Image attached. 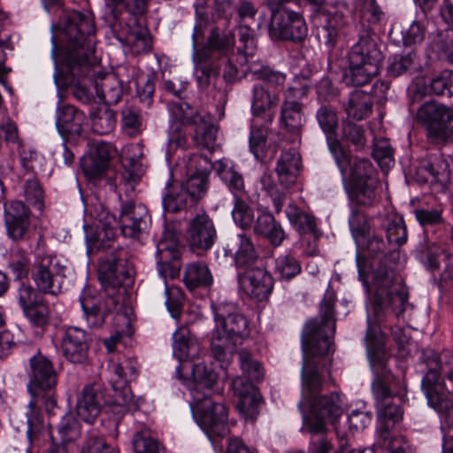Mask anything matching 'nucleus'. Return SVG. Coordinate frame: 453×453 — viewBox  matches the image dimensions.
<instances>
[{
  "instance_id": "aec40b11",
  "label": "nucleus",
  "mask_w": 453,
  "mask_h": 453,
  "mask_svg": "<svg viewBox=\"0 0 453 453\" xmlns=\"http://www.w3.org/2000/svg\"><path fill=\"white\" fill-rule=\"evenodd\" d=\"M188 165V178L180 184L188 195L191 204H196L206 194L208 190L209 168L210 165L206 157L199 154L191 156Z\"/></svg>"
},
{
  "instance_id": "412c9836",
  "label": "nucleus",
  "mask_w": 453,
  "mask_h": 453,
  "mask_svg": "<svg viewBox=\"0 0 453 453\" xmlns=\"http://www.w3.org/2000/svg\"><path fill=\"white\" fill-rule=\"evenodd\" d=\"M238 281L242 290L257 302L266 300L273 288V276L262 266L239 273Z\"/></svg>"
},
{
  "instance_id": "0eeeda50",
  "label": "nucleus",
  "mask_w": 453,
  "mask_h": 453,
  "mask_svg": "<svg viewBox=\"0 0 453 453\" xmlns=\"http://www.w3.org/2000/svg\"><path fill=\"white\" fill-rule=\"evenodd\" d=\"M335 331L334 298L326 296L321 302L319 317L304 325L302 332V349L315 355H326L332 348L331 336Z\"/></svg>"
},
{
  "instance_id": "f3484780",
  "label": "nucleus",
  "mask_w": 453,
  "mask_h": 453,
  "mask_svg": "<svg viewBox=\"0 0 453 453\" xmlns=\"http://www.w3.org/2000/svg\"><path fill=\"white\" fill-rule=\"evenodd\" d=\"M4 219L6 234L15 242L28 239L31 229V211L21 201L12 200L4 203Z\"/></svg>"
},
{
  "instance_id": "c9c22d12",
  "label": "nucleus",
  "mask_w": 453,
  "mask_h": 453,
  "mask_svg": "<svg viewBox=\"0 0 453 453\" xmlns=\"http://www.w3.org/2000/svg\"><path fill=\"white\" fill-rule=\"evenodd\" d=\"M253 232L256 235L266 239L273 247L281 245L287 236L280 223L268 212H264L257 218Z\"/></svg>"
},
{
  "instance_id": "603ef678",
  "label": "nucleus",
  "mask_w": 453,
  "mask_h": 453,
  "mask_svg": "<svg viewBox=\"0 0 453 453\" xmlns=\"http://www.w3.org/2000/svg\"><path fill=\"white\" fill-rule=\"evenodd\" d=\"M302 271L300 262L292 255H280L275 259L274 273L282 280H290Z\"/></svg>"
},
{
  "instance_id": "dca6fc26",
  "label": "nucleus",
  "mask_w": 453,
  "mask_h": 453,
  "mask_svg": "<svg viewBox=\"0 0 453 453\" xmlns=\"http://www.w3.org/2000/svg\"><path fill=\"white\" fill-rule=\"evenodd\" d=\"M329 150L340 169L342 179H349L353 183L358 180H376L372 177V165L367 159L353 157L343 150L339 141L329 140Z\"/></svg>"
},
{
  "instance_id": "09e8293b",
  "label": "nucleus",
  "mask_w": 453,
  "mask_h": 453,
  "mask_svg": "<svg viewBox=\"0 0 453 453\" xmlns=\"http://www.w3.org/2000/svg\"><path fill=\"white\" fill-rule=\"evenodd\" d=\"M383 226L389 243L402 246L407 242V230L401 216L396 214L387 215Z\"/></svg>"
},
{
  "instance_id": "bb28decb",
  "label": "nucleus",
  "mask_w": 453,
  "mask_h": 453,
  "mask_svg": "<svg viewBox=\"0 0 453 453\" xmlns=\"http://www.w3.org/2000/svg\"><path fill=\"white\" fill-rule=\"evenodd\" d=\"M91 339L87 332L78 326L65 330L61 349L65 357L73 364L82 365L88 361Z\"/></svg>"
},
{
  "instance_id": "338daca9",
  "label": "nucleus",
  "mask_w": 453,
  "mask_h": 453,
  "mask_svg": "<svg viewBox=\"0 0 453 453\" xmlns=\"http://www.w3.org/2000/svg\"><path fill=\"white\" fill-rule=\"evenodd\" d=\"M383 299L387 305H389L392 314L395 317L398 318L405 311L408 294L404 289L393 288L383 293Z\"/></svg>"
},
{
  "instance_id": "37998d69",
  "label": "nucleus",
  "mask_w": 453,
  "mask_h": 453,
  "mask_svg": "<svg viewBox=\"0 0 453 453\" xmlns=\"http://www.w3.org/2000/svg\"><path fill=\"white\" fill-rule=\"evenodd\" d=\"M132 444L135 453H161L164 450L162 443L153 436L151 430L144 426L135 429Z\"/></svg>"
},
{
  "instance_id": "a19ab883",
  "label": "nucleus",
  "mask_w": 453,
  "mask_h": 453,
  "mask_svg": "<svg viewBox=\"0 0 453 453\" xmlns=\"http://www.w3.org/2000/svg\"><path fill=\"white\" fill-rule=\"evenodd\" d=\"M218 127L211 122L210 115L203 117L194 126L193 141L196 147L214 151L217 143Z\"/></svg>"
},
{
  "instance_id": "a18cd8bd",
  "label": "nucleus",
  "mask_w": 453,
  "mask_h": 453,
  "mask_svg": "<svg viewBox=\"0 0 453 453\" xmlns=\"http://www.w3.org/2000/svg\"><path fill=\"white\" fill-rule=\"evenodd\" d=\"M139 365L135 358H127L123 362H111L108 370L110 372L109 380H115L122 385L128 384L136 379L138 375Z\"/></svg>"
},
{
  "instance_id": "c756f323",
  "label": "nucleus",
  "mask_w": 453,
  "mask_h": 453,
  "mask_svg": "<svg viewBox=\"0 0 453 453\" xmlns=\"http://www.w3.org/2000/svg\"><path fill=\"white\" fill-rule=\"evenodd\" d=\"M303 353L302 395L304 400L311 401L318 397L323 388V380L317 358L324 355H315L310 353L308 349L306 351L303 349Z\"/></svg>"
},
{
  "instance_id": "393cba45",
  "label": "nucleus",
  "mask_w": 453,
  "mask_h": 453,
  "mask_svg": "<svg viewBox=\"0 0 453 453\" xmlns=\"http://www.w3.org/2000/svg\"><path fill=\"white\" fill-rule=\"evenodd\" d=\"M349 13V5L341 1L326 4L319 12L317 17H323L326 21L321 36L327 46L334 47L335 45L340 29L346 24Z\"/></svg>"
},
{
  "instance_id": "f03ea898",
  "label": "nucleus",
  "mask_w": 453,
  "mask_h": 453,
  "mask_svg": "<svg viewBox=\"0 0 453 453\" xmlns=\"http://www.w3.org/2000/svg\"><path fill=\"white\" fill-rule=\"evenodd\" d=\"M212 308L215 327L211 338V352L223 367L232 358L236 345L250 337V322L234 303L223 302Z\"/></svg>"
},
{
  "instance_id": "7c9ffc66",
  "label": "nucleus",
  "mask_w": 453,
  "mask_h": 453,
  "mask_svg": "<svg viewBox=\"0 0 453 453\" xmlns=\"http://www.w3.org/2000/svg\"><path fill=\"white\" fill-rule=\"evenodd\" d=\"M84 114L71 104L57 108L56 127L65 140L79 137L82 133Z\"/></svg>"
},
{
  "instance_id": "e433bc0d",
  "label": "nucleus",
  "mask_w": 453,
  "mask_h": 453,
  "mask_svg": "<svg viewBox=\"0 0 453 453\" xmlns=\"http://www.w3.org/2000/svg\"><path fill=\"white\" fill-rule=\"evenodd\" d=\"M173 354L180 361L194 359L198 357L200 344L198 341L190 335L186 327H180L173 335Z\"/></svg>"
},
{
  "instance_id": "39448f33",
  "label": "nucleus",
  "mask_w": 453,
  "mask_h": 453,
  "mask_svg": "<svg viewBox=\"0 0 453 453\" xmlns=\"http://www.w3.org/2000/svg\"><path fill=\"white\" fill-rule=\"evenodd\" d=\"M382 54L369 29H364L349 54V67L343 75L348 86H365L379 74Z\"/></svg>"
},
{
  "instance_id": "2f4dec72",
  "label": "nucleus",
  "mask_w": 453,
  "mask_h": 453,
  "mask_svg": "<svg viewBox=\"0 0 453 453\" xmlns=\"http://www.w3.org/2000/svg\"><path fill=\"white\" fill-rule=\"evenodd\" d=\"M277 91L271 90L264 85L256 84L253 88L251 110L254 117L261 118L265 123H271L274 119V109L279 104Z\"/></svg>"
},
{
  "instance_id": "6e6d98bb",
  "label": "nucleus",
  "mask_w": 453,
  "mask_h": 453,
  "mask_svg": "<svg viewBox=\"0 0 453 453\" xmlns=\"http://www.w3.org/2000/svg\"><path fill=\"white\" fill-rule=\"evenodd\" d=\"M170 111L174 120L186 126H195L203 117L190 104L182 101L171 104Z\"/></svg>"
},
{
  "instance_id": "20e7f679",
  "label": "nucleus",
  "mask_w": 453,
  "mask_h": 453,
  "mask_svg": "<svg viewBox=\"0 0 453 453\" xmlns=\"http://www.w3.org/2000/svg\"><path fill=\"white\" fill-rule=\"evenodd\" d=\"M365 343L370 364L375 375L372 384L373 395L377 403L388 401L398 395L405 388V384L387 368V355L380 330L377 326L372 325L370 319H368Z\"/></svg>"
},
{
  "instance_id": "f8f14e48",
  "label": "nucleus",
  "mask_w": 453,
  "mask_h": 453,
  "mask_svg": "<svg viewBox=\"0 0 453 453\" xmlns=\"http://www.w3.org/2000/svg\"><path fill=\"white\" fill-rule=\"evenodd\" d=\"M90 214L95 219V223L85 226L88 254L111 249L115 239V216L103 205L95 207Z\"/></svg>"
},
{
  "instance_id": "a211bd4d",
  "label": "nucleus",
  "mask_w": 453,
  "mask_h": 453,
  "mask_svg": "<svg viewBox=\"0 0 453 453\" xmlns=\"http://www.w3.org/2000/svg\"><path fill=\"white\" fill-rule=\"evenodd\" d=\"M217 240V230L213 220L203 211L192 218L187 227V241L194 251H207Z\"/></svg>"
},
{
  "instance_id": "c85d7f7f",
  "label": "nucleus",
  "mask_w": 453,
  "mask_h": 453,
  "mask_svg": "<svg viewBox=\"0 0 453 453\" xmlns=\"http://www.w3.org/2000/svg\"><path fill=\"white\" fill-rule=\"evenodd\" d=\"M225 254L234 257L236 267L244 271L255 267L259 258L251 238L244 234H236L228 239Z\"/></svg>"
},
{
  "instance_id": "774afa93",
  "label": "nucleus",
  "mask_w": 453,
  "mask_h": 453,
  "mask_svg": "<svg viewBox=\"0 0 453 453\" xmlns=\"http://www.w3.org/2000/svg\"><path fill=\"white\" fill-rule=\"evenodd\" d=\"M58 432L61 442L73 441L80 436V424L72 413H66L58 426Z\"/></svg>"
},
{
  "instance_id": "79ce46f5",
  "label": "nucleus",
  "mask_w": 453,
  "mask_h": 453,
  "mask_svg": "<svg viewBox=\"0 0 453 453\" xmlns=\"http://www.w3.org/2000/svg\"><path fill=\"white\" fill-rule=\"evenodd\" d=\"M241 384H243V380L242 379H236L233 382L234 388L235 391L238 392L240 396L236 408L245 420L254 421L258 415V405L260 399L255 392L252 394L250 393V389L254 391V387L252 384H247L246 393L241 391L238 388Z\"/></svg>"
},
{
  "instance_id": "2eb2a0df",
  "label": "nucleus",
  "mask_w": 453,
  "mask_h": 453,
  "mask_svg": "<svg viewBox=\"0 0 453 453\" xmlns=\"http://www.w3.org/2000/svg\"><path fill=\"white\" fill-rule=\"evenodd\" d=\"M311 401V417L307 421L311 434L324 433L326 424L334 422L343 413L342 398L337 392L318 396Z\"/></svg>"
},
{
  "instance_id": "b1692460",
  "label": "nucleus",
  "mask_w": 453,
  "mask_h": 453,
  "mask_svg": "<svg viewBox=\"0 0 453 453\" xmlns=\"http://www.w3.org/2000/svg\"><path fill=\"white\" fill-rule=\"evenodd\" d=\"M436 375L430 372L424 381V393L429 406L442 418L453 420V382L451 388L446 383L438 384Z\"/></svg>"
},
{
  "instance_id": "cd10ccee",
  "label": "nucleus",
  "mask_w": 453,
  "mask_h": 453,
  "mask_svg": "<svg viewBox=\"0 0 453 453\" xmlns=\"http://www.w3.org/2000/svg\"><path fill=\"white\" fill-rule=\"evenodd\" d=\"M105 404H108V400L104 387L99 383H92L86 385L78 396L76 412L82 420L92 423Z\"/></svg>"
},
{
  "instance_id": "473e14b6",
  "label": "nucleus",
  "mask_w": 453,
  "mask_h": 453,
  "mask_svg": "<svg viewBox=\"0 0 453 453\" xmlns=\"http://www.w3.org/2000/svg\"><path fill=\"white\" fill-rule=\"evenodd\" d=\"M420 360L427 365V372L422 379V390L424 391V381L430 372L436 375V382L443 384L441 375H444L449 382H453V354L449 352L437 355L434 350H423Z\"/></svg>"
},
{
  "instance_id": "7ed1b4c3",
  "label": "nucleus",
  "mask_w": 453,
  "mask_h": 453,
  "mask_svg": "<svg viewBox=\"0 0 453 453\" xmlns=\"http://www.w3.org/2000/svg\"><path fill=\"white\" fill-rule=\"evenodd\" d=\"M200 35L201 29L196 26L192 34V58L198 87L206 89L211 81L219 75V65L215 63V58L229 56L234 52L235 35L228 25L219 22L211 29L205 46L197 50Z\"/></svg>"
},
{
  "instance_id": "9b49d317",
  "label": "nucleus",
  "mask_w": 453,
  "mask_h": 453,
  "mask_svg": "<svg viewBox=\"0 0 453 453\" xmlns=\"http://www.w3.org/2000/svg\"><path fill=\"white\" fill-rule=\"evenodd\" d=\"M65 270L55 257L38 254L32 265L31 278L39 291L58 296L62 292Z\"/></svg>"
},
{
  "instance_id": "423d86ee",
  "label": "nucleus",
  "mask_w": 453,
  "mask_h": 453,
  "mask_svg": "<svg viewBox=\"0 0 453 453\" xmlns=\"http://www.w3.org/2000/svg\"><path fill=\"white\" fill-rule=\"evenodd\" d=\"M130 257L127 250L118 247L100 257L98 274L104 292L120 295L124 299L127 289L134 282L135 269Z\"/></svg>"
},
{
  "instance_id": "5fc2aeb1",
  "label": "nucleus",
  "mask_w": 453,
  "mask_h": 453,
  "mask_svg": "<svg viewBox=\"0 0 453 453\" xmlns=\"http://www.w3.org/2000/svg\"><path fill=\"white\" fill-rule=\"evenodd\" d=\"M413 213L416 220L424 228L427 226H438L445 222L443 208L441 205L436 207L423 206L415 209Z\"/></svg>"
},
{
  "instance_id": "052dcab7",
  "label": "nucleus",
  "mask_w": 453,
  "mask_h": 453,
  "mask_svg": "<svg viewBox=\"0 0 453 453\" xmlns=\"http://www.w3.org/2000/svg\"><path fill=\"white\" fill-rule=\"evenodd\" d=\"M424 168L439 182L445 183L449 180L450 165L441 155L432 156Z\"/></svg>"
},
{
  "instance_id": "58836bf2",
  "label": "nucleus",
  "mask_w": 453,
  "mask_h": 453,
  "mask_svg": "<svg viewBox=\"0 0 453 453\" xmlns=\"http://www.w3.org/2000/svg\"><path fill=\"white\" fill-rule=\"evenodd\" d=\"M372 105L373 101L371 94L357 89L350 93L347 103L344 104V109L349 118L363 120L371 115Z\"/></svg>"
},
{
  "instance_id": "8fccbe9b",
  "label": "nucleus",
  "mask_w": 453,
  "mask_h": 453,
  "mask_svg": "<svg viewBox=\"0 0 453 453\" xmlns=\"http://www.w3.org/2000/svg\"><path fill=\"white\" fill-rule=\"evenodd\" d=\"M376 180H358L354 182L350 191V197L357 203L371 206L376 201Z\"/></svg>"
},
{
  "instance_id": "4c0bfd02",
  "label": "nucleus",
  "mask_w": 453,
  "mask_h": 453,
  "mask_svg": "<svg viewBox=\"0 0 453 453\" xmlns=\"http://www.w3.org/2000/svg\"><path fill=\"white\" fill-rule=\"evenodd\" d=\"M94 88L97 96L105 104H117L122 96V88L119 81L114 74L99 75V72L94 77Z\"/></svg>"
},
{
  "instance_id": "6ab92c4d",
  "label": "nucleus",
  "mask_w": 453,
  "mask_h": 453,
  "mask_svg": "<svg viewBox=\"0 0 453 453\" xmlns=\"http://www.w3.org/2000/svg\"><path fill=\"white\" fill-rule=\"evenodd\" d=\"M149 213L142 203L128 200L121 203L119 227L124 237L139 240L149 226Z\"/></svg>"
},
{
  "instance_id": "864d4df0",
  "label": "nucleus",
  "mask_w": 453,
  "mask_h": 453,
  "mask_svg": "<svg viewBox=\"0 0 453 453\" xmlns=\"http://www.w3.org/2000/svg\"><path fill=\"white\" fill-rule=\"evenodd\" d=\"M316 119L319 127L327 135V143L329 144V140L337 141L331 137L335 134L339 122L336 110L332 106L322 105L317 111Z\"/></svg>"
},
{
  "instance_id": "c03bdc74",
  "label": "nucleus",
  "mask_w": 453,
  "mask_h": 453,
  "mask_svg": "<svg viewBox=\"0 0 453 453\" xmlns=\"http://www.w3.org/2000/svg\"><path fill=\"white\" fill-rule=\"evenodd\" d=\"M165 211L176 213L188 206H193L190 203L188 195L181 185H174L168 183L166 185V192L162 199Z\"/></svg>"
},
{
  "instance_id": "a878e982",
  "label": "nucleus",
  "mask_w": 453,
  "mask_h": 453,
  "mask_svg": "<svg viewBox=\"0 0 453 453\" xmlns=\"http://www.w3.org/2000/svg\"><path fill=\"white\" fill-rule=\"evenodd\" d=\"M116 153L112 145L97 142L92 146L88 155L81 159V165L85 176L90 181L102 179L110 166V162Z\"/></svg>"
},
{
  "instance_id": "ea45409f",
  "label": "nucleus",
  "mask_w": 453,
  "mask_h": 453,
  "mask_svg": "<svg viewBox=\"0 0 453 453\" xmlns=\"http://www.w3.org/2000/svg\"><path fill=\"white\" fill-rule=\"evenodd\" d=\"M186 287L193 291L199 288H207L213 282V277L208 265L203 262H192L186 265L183 275Z\"/></svg>"
},
{
  "instance_id": "69168bd1",
  "label": "nucleus",
  "mask_w": 453,
  "mask_h": 453,
  "mask_svg": "<svg viewBox=\"0 0 453 453\" xmlns=\"http://www.w3.org/2000/svg\"><path fill=\"white\" fill-rule=\"evenodd\" d=\"M429 93L437 96H443L447 93L449 96H453V72L445 70L438 76L433 78L426 85Z\"/></svg>"
},
{
  "instance_id": "4d7b16f0",
  "label": "nucleus",
  "mask_w": 453,
  "mask_h": 453,
  "mask_svg": "<svg viewBox=\"0 0 453 453\" xmlns=\"http://www.w3.org/2000/svg\"><path fill=\"white\" fill-rule=\"evenodd\" d=\"M240 366L250 380L258 381L264 376V370L260 363L256 360L248 349H241L238 351Z\"/></svg>"
},
{
  "instance_id": "0e129e2a",
  "label": "nucleus",
  "mask_w": 453,
  "mask_h": 453,
  "mask_svg": "<svg viewBox=\"0 0 453 453\" xmlns=\"http://www.w3.org/2000/svg\"><path fill=\"white\" fill-rule=\"evenodd\" d=\"M232 217L236 225L242 229L249 228L254 225V212L250 205L242 198L235 197L234 206L232 211Z\"/></svg>"
},
{
  "instance_id": "f257e3e1",
  "label": "nucleus",
  "mask_w": 453,
  "mask_h": 453,
  "mask_svg": "<svg viewBox=\"0 0 453 453\" xmlns=\"http://www.w3.org/2000/svg\"><path fill=\"white\" fill-rule=\"evenodd\" d=\"M66 42L64 62L66 79L74 86L73 95L81 102L90 101L89 86H94L97 73V60L94 56L95 26L89 13L73 12L67 16L65 26Z\"/></svg>"
},
{
  "instance_id": "e2e57ef3",
  "label": "nucleus",
  "mask_w": 453,
  "mask_h": 453,
  "mask_svg": "<svg viewBox=\"0 0 453 453\" xmlns=\"http://www.w3.org/2000/svg\"><path fill=\"white\" fill-rule=\"evenodd\" d=\"M377 411L379 417L382 419L383 425L380 433L386 432V426H389V429L402 418V410L399 405L392 403L391 399L377 403Z\"/></svg>"
},
{
  "instance_id": "de8ad7c7",
  "label": "nucleus",
  "mask_w": 453,
  "mask_h": 453,
  "mask_svg": "<svg viewBox=\"0 0 453 453\" xmlns=\"http://www.w3.org/2000/svg\"><path fill=\"white\" fill-rule=\"evenodd\" d=\"M249 70L257 80L262 81L258 85H264L271 90L277 91V94L280 95L286 81L285 74L273 71L268 66L250 65Z\"/></svg>"
},
{
  "instance_id": "6e6552de",
  "label": "nucleus",
  "mask_w": 453,
  "mask_h": 453,
  "mask_svg": "<svg viewBox=\"0 0 453 453\" xmlns=\"http://www.w3.org/2000/svg\"><path fill=\"white\" fill-rule=\"evenodd\" d=\"M416 121L433 143L441 144L453 140L452 108L434 100L428 101L418 107Z\"/></svg>"
},
{
  "instance_id": "13d9d810",
  "label": "nucleus",
  "mask_w": 453,
  "mask_h": 453,
  "mask_svg": "<svg viewBox=\"0 0 453 453\" xmlns=\"http://www.w3.org/2000/svg\"><path fill=\"white\" fill-rule=\"evenodd\" d=\"M142 119L141 112L134 106H125L121 111V125L129 136L137 135L142 129Z\"/></svg>"
},
{
  "instance_id": "bf43d9fd",
  "label": "nucleus",
  "mask_w": 453,
  "mask_h": 453,
  "mask_svg": "<svg viewBox=\"0 0 453 453\" xmlns=\"http://www.w3.org/2000/svg\"><path fill=\"white\" fill-rule=\"evenodd\" d=\"M81 453H119L106 443L105 440L96 432L88 431L86 434Z\"/></svg>"
},
{
  "instance_id": "4be33fe9",
  "label": "nucleus",
  "mask_w": 453,
  "mask_h": 453,
  "mask_svg": "<svg viewBox=\"0 0 453 453\" xmlns=\"http://www.w3.org/2000/svg\"><path fill=\"white\" fill-rule=\"evenodd\" d=\"M29 366L27 389L31 395H39L43 390L56 388L58 373L50 360L38 353L30 358Z\"/></svg>"
},
{
  "instance_id": "f704fd0d",
  "label": "nucleus",
  "mask_w": 453,
  "mask_h": 453,
  "mask_svg": "<svg viewBox=\"0 0 453 453\" xmlns=\"http://www.w3.org/2000/svg\"><path fill=\"white\" fill-rule=\"evenodd\" d=\"M157 269L160 276L173 279L180 272V253L173 241H160L157 246Z\"/></svg>"
},
{
  "instance_id": "9d476101",
  "label": "nucleus",
  "mask_w": 453,
  "mask_h": 453,
  "mask_svg": "<svg viewBox=\"0 0 453 453\" xmlns=\"http://www.w3.org/2000/svg\"><path fill=\"white\" fill-rule=\"evenodd\" d=\"M283 0L277 6L267 4L270 8L271 21L268 32L273 40H289L302 42L307 36V27L303 17L295 12L282 9Z\"/></svg>"
},
{
  "instance_id": "1a4fd4ad",
  "label": "nucleus",
  "mask_w": 453,
  "mask_h": 453,
  "mask_svg": "<svg viewBox=\"0 0 453 453\" xmlns=\"http://www.w3.org/2000/svg\"><path fill=\"white\" fill-rule=\"evenodd\" d=\"M191 409L196 423L211 440L228 434V413L222 403L217 402L212 396L203 397L196 394Z\"/></svg>"
},
{
  "instance_id": "3c124183",
  "label": "nucleus",
  "mask_w": 453,
  "mask_h": 453,
  "mask_svg": "<svg viewBox=\"0 0 453 453\" xmlns=\"http://www.w3.org/2000/svg\"><path fill=\"white\" fill-rule=\"evenodd\" d=\"M91 121L95 133L106 134L111 132L115 127V113L106 106L97 107L91 112Z\"/></svg>"
},
{
  "instance_id": "ddd939ff",
  "label": "nucleus",
  "mask_w": 453,
  "mask_h": 453,
  "mask_svg": "<svg viewBox=\"0 0 453 453\" xmlns=\"http://www.w3.org/2000/svg\"><path fill=\"white\" fill-rule=\"evenodd\" d=\"M176 373L178 379L190 391L193 400L196 394H200L203 397L212 396L211 391L218 381V374L211 365L204 363L193 365L182 364L177 366Z\"/></svg>"
},
{
  "instance_id": "4468645a",
  "label": "nucleus",
  "mask_w": 453,
  "mask_h": 453,
  "mask_svg": "<svg viewBox=\"0 0 453 453\" xmlns=\"http://www.w3.org/2000/svg\"><path fill=\"white\" fill-rule=\"evenodd\" d=\"M80 302L86 320L91 327H100L105 321L106 316L118 310L123 301L120 295L94 296L90 290H85L80 296Z\"/></svg>"
},
{
  "instance_id": "72a5a7b5",
  "label": "nucleus",
  "mask_w": 453,
  "mask_h": 453,
  "mask_svg": "<svg viewBox=\"0 0 453 453\" xmlns=\"http://www.w3.org/2000/svg\"><path fill=\"white\" fill-rule=\"evenodd\" d=\"M302 168V158L296 150L282 151L275 167L280 184L285 188H289L296 182Z\"/></svg>"
},
{
  "instance_id": "5701e85b",
  "label": "nucleus",
  "mask_w": 453,
  "mask_h": 453,
  "mask_svg": "<svg viewBox=\"0 0 453 453\" xmlns=\"http://www.w3.org/2000/svg\"><path fill=\"white\" fill-rule=\"evenodd\" d=\"M306 94V88H288L286 92V98L282 103L280 109V125L290 133L300 139L302 128L304 124L303 113V104L296 101L295 97H300Z\"/></svg>"
},
{
  "instance_id": "49530a36",
  "label": "nucleus",
  "mask_w": 453,
  "mask_h": 453,
  "mask_svg": "<svg viewBox=\"0 0 453 453\" xmlns=\"http://www.w3.org/2000/svg\"><path fill=\"white\" fill-rule=\"evenodd\" d=\"M111 385L113 390L112 399L108 400V404L119 408L116 411L118 413H124L129 410L135 409L137 404L134 402V395L128 384L117 383L115 380H111Z\"/></svg>"
},
{
  "instance_id": "680f3d73",
  "label": "nucleus",
  "mask_w": 453,
  "mask_h": 453,
  "mask_svg": "<svg viewBox=\"0 0 453 453\" xmlns=\"http://www.w3.org/2000/svg\"><path fill=\"white\" fill-rule=\"evenodd\" d=\"M415 54L395 55L390 60L388 73L390 76L397 77L405 73H411L415 67Z\"/></svg>"
}]
</instances>
